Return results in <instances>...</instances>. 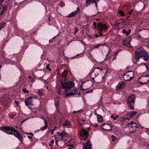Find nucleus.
I'll return each instance as SVG.
<instances>
[{"instance_id": "bb28decb", "label": "nucleus", "mask_w": 149, "mask_h": 149, "mask_svg": "<svg viewBox=\"0 0 149 149\" xmlns=\"http://www.w3.org/2000/svg\"><path fill=\"white\" fill-rule=\"evenodd\" d=\"M32 103H25V104L28 107L29 109H32Z\"/></svg>"}, {"instance_id": "6e6552de", "label": "nucleus", "mask_w": 149, "mask_h": 149, "mask_svg": "<svg viewBox=\"0 0 149 149\" xmlns=\"http://www.w3.org/2000/svg\"><path fill=\"white\" fill-rule=\"evenodd\" d=\"M57 91L59 95H63L65 94H65L67 93H65L68 92L66 89H65L63 87H61L59 88H58L57 90Z\"/></svg>"}, {"instance_id": "de8ad7c7", "label": "nucleus", "mask_w": 149, "mask_h": 149, "mask_svg": "<svg viewBox=\"0 0 149 149\" xmlns=\"http://www.w3.org/2000/svg\"><path fill=\"white\" fill-rule=\"evenodd\" d=\"M122 32L123 33H126V30L125 29H124L122 30Z\"/></svg>"}, {"instance_id": "603ef678", "label": "nucleus", "mask_w": 149, "mask_h": 149, "mask_svg": "<svg viewBox=\"0 0 149 149\" xmlns=\"http://www.w3.org/2000/svg\"><path fill=\"white\" fill-rule=\"evenodd\" d=\"M58 36V34L56 36H54L52 38L53 40H54L55 38H56Z\"/></svg>"}, {"instance_id": "aec40b11", "label": "nucleus", "mask_w": 149, "mask_h": 149, "mask_svg": "<svg viewBox=\"0 0 149 149\" xmlns=\"http://www.w3.org/2000/svg\"><path fill=\"white\" fill-rule=\"evenodd\" d=\"M137 113V112L135 111H131L128 113V115L131 118H132Z\"/></svg>"}, {"instance_id": "9d476101", "label": "nucleus", "mask_w": 149, "mask_h": 149, "mask_svg": "<svg viewBox=\"0 0 149 149\" xmlns=\"http://www.w3.org/2000/svg\"><path fill=\"white\" fill-rule=\"evenodd\" d=\"M78 91H79L78 89H75L71 92L66 94L65 96L68 97L70 96H72L77 94H78Z\"/></svg>"}, {"instance_id": "9b49d317", "label": "nucleus", "mask_w": 149, "mask_h": 149, "mask_svg": "<svg viewBox=\"0 0 149 149\" xmlns=\"http://www.w3.org/2000/svg\"><path fill=\"white\" fill-rule=\"evenodd\" d=\"M102 128L104 130L108 131L111 130L112 129V127L110 125L105 123L102 124Z\"/></svg>"}, {"instance_id": "7c9ffc66", "label": "nucleus", "mask_w": 149, "mask_h": 149, "mask_svg": "<svg viewBox=\"0 0 149 149\" xmlns=\"http://www.w3.org/2000/svg\"><path fill=\"white\" fill-rule=\"evenodd\" d=\"M22 91L25 93H28L29 91L27 90L26 88H23L22 90Z\"/></svg>"}, {"instance_id": "c85d7f7f", "label": "nucleus", "mask_w": 149, "mask_h": 149, "mask_svg": "<svg viewBox=\"0 0 149 149\" xmlns=\"http://www.w3.org/2000/svg\"><path fill=\"white\" fill-rule=\"evenodd\" d=\"M118 13L121 16H124L125 15L124 12L122 10H119L118 11Z\"/></svg>"}, {"instance_id": "6e6d98bb", "label": "nucleus", "mask_w": 149, "mask_h": 149, "mask_svg": "<svg viewBox=\"0 0 149 149\" xmlns=\"http://www.w3.org/2000/svg\"><path fill=\"white\" fill-rule=\"evenodd\" d=\"M4 1V0H0V4H1Z\"/></svg>"}, {"instance_id": "58836bf2", "label": "nucleus", "mask_w": 149, "mask_h": 149, "mask_svg": "<svg viewBox=\"0 0 149 149\" xmlns=\"http://www.w3.org/2000/svg\"><path fill=\"white\" fill-rule=\"evenodd\" d=\"M57 128V127H54V128L52 129V131H51V134H52V135H53L54 134V131Z\"/></svg>"}, {"instance_id": "4be33fe9", "label": "nucleus", "mask_w": 149, "mask_h": 149, "mask_svg": "<svg viewBox=\"0 0 149 149\" xmlns=\"http://www.w3.org/2000/svg\"><path fill=\"white\" fill-rule=\"evenodd\" d=\"M97 120L98 122H101L103 120V117L100 115H98L97 116Z\"/></svg>"}, {"instance_id": "72a5a7b5", "label": "nucleus", "mask_w": 149, "mask_h": 149, "mask_svg": "<svg viewBox=\"0 0 149 149\" xmlns=\"http://www.w3.org/2000/svg\"><path fill=\"white\" fill-rule=\"evenodd\" d=\"M131 29H129L127 32H126V36H128L131 32Z\"/></svg>"}, {"instance_id": "dca6fc26", "label": "nucleus", "mask_w": 149, "mask_h": 149, "mask_svg": "<svg viewBox=\"0 0 149 149\" xmlns=\"http://www.w3.org/2000/svg\"><path fill=\"white\" fill-rule=\"evenodd\" d=\"M64 130L65 129H64V130L63 132L57 135L58 136H60L61 137H58L59 138H62L63 139V138H65L67 137L68 134Z\"/></svg>"}, {"instance_id": "8fccbe9b", "label": "nucleus", "mask_w": 149, "mask_h": 149, "mask_svg": "<svg viewBox=\"0 0 149 149\" xmlns=\"http://www.w3.org/2000/svg\"><path fill=\"white\" fill-rule=\"evenodd\" d=\"M59 103H56L55 105V106L56 107V109H58V106H59V104H58Z\"/></svg>"}, {"instance_id": "4d7b16f0", "label": "nucleus", "mask_w": 149, "mask_h": 149, "mask_svg": "<svg viewBox=\"0 0 149 149\" xmlns=\"http://www.w3.org/2000/svg\"><path fill=\"white\" fill-rule=\"evenodd\" d=\"M116 58V56H114V57L113 58V60H115Z\"/></svg>"}, {"instance_id": "e433bc0d", "label": "nucleus", "mask_w": 149, "mask_h": 149, "mask_svg": "<svg viewBox=\"0 0 149 149\" xmlns=\"http://www.w3.org/2000/svg\"><path fill=\"white\" fill-rule=\"evenodd\" d=\"M24 134H26L27 135H30L31 136H34V134H33L32 133V132H30V133H26V132H24Z\"/></svg>"}, {"instance_id": "338daca9", "label": "nucleus", "mask_w": 149, "mask_h": 149, "mask_svg": "<svg viewBox=\"0 0 149 149\" xmlns=\"http://www.w3.org/2000/svg\"><path fill=\"white\" fill-rule=\"evenodd\" d=\"M131 11H130L129 12V14L130 15L131 14Z\"/></svg>"}, {"instance_id": "423d86ee", "label": "nucleus", "mask_w": 149, "mask_h": 149, "mask_svg": "<svg viewBox=\"0 0 149 149\" xmlns=\"http://www.w3.org/2000/svg\"><path fill=\"white\" fill-rule=\"evenodd\" d=\"M97 27L98 30L100 32H102L103 30H107L108 29V27L105 24L100 22L98 23Z\"/></svg>"}, {"instance_id": "774afa93", "label": "nucleus", "mask_w": 149, "mask_h": 149, "mask_svg": "<svg viewBox=\"0 0 149 149\" xmlns=\"http://www.w3.org/2000/svg\"><path fill=\"white\" fill-rule=\"evenodd\" d=\"M43 53L42 54L41 56V58H42L43 56Z\"/></svg>"}, {"instance_id": "cd10ccee", "label": "nucleus", "mask_w": 149, "mask_h": 149, "mask_svg": "<svg viewBox=\"0 0 149 149\" xmlns=\"http://www.w3.org/2000/svg\"><path fill=\"white\" fill-rule=\"evenodd\" d=\"M55 140L56 141V143L57 145V144L58 141H61L62 140V138H59L58 137H55Z\"/></svg>"}, {"instance_id": "c756f323", "label": "nucleus", "mask_w": 149, "mask_h": 149, "mask_svg": "<svg viewBox=\"0 0 149 149\" xmlns=\"http://www.w3.org/2000/svg\"><path fill=\"white\" fill-rule=\"evenodd\" d=\"M36 93L38 94L40 96L42 95L43 94V93L39 90H38Z\"/></svg>"}, {"instance_id": "a19ab883", "label": "nucleus", "mask_w": 149, "mask_h": 149, "mask_svg": "<svg viewBox=\"0 0 149 149\" xmlns=\"http://www.w3.org/2000/svg\"><path fill=\"white\" fill-rule=\"evenodd\" d=\"M8 6H4L3 7V10L4 11H5L7 9V8H8Z\"/></svg>"}, {"instance_id": "39448f33", "label": "nucleus", "mask_w": 149, "mask_h": 149, "mask_svg": "<svg viewBox=\"0 0 149 149\" xmlns=\"http://www.w3.org/2000/svg\"><path fill=\"white\" fill-rule=\"evenodd\" d=\"M134 75L133 71H130L124 74L123 76L124 79L125 81H129L133 78Z\"/></svg>"}, {"instance_id": "5701e85b", "label": "nucleus", "mask_w": 149, "mask_h": 149, "mask_svg": "<svg viewBox=\"0 0 149 149\" xmlns=\"http://www.w3.org/2000/svg\"><path fill=\"white\" fill-rule=\"evenodd\" d=\"M134 103H127L128 107L131 109H134Z\"/></svg>"}, {"instance_id": "a211bd4d", "label": "nucleus", "mask_w": 149, "mask_h": 149, "mask_svg": "<svg viewBox=\"0 0 149 149\" xmlns=\"http://www.w3.org/2000/svg\"><path fill=\"white\" fill-rule=\"evenodd\" d=\"M36 99V98H34V97H30L26 98L25 100V102H33V100Z\"/></svg>"}, {"instance_id": "79ce46f5", "label": "nucleus", "mask_w": 149, "mask_h": 149, "mask_svg": "<svg viewBox=\"0 0 149 149\" xmlns=\"http://www.w3.org/2000/svg\"><path fill=\"white\" fill-rule=\"evenodd\" d=\"M144 65L146 68V70H148L149 68V65H148L146 63H145Z\"/></svg>"}, {"instance_id": "c03bdc74", "label": "nucleus", "mask_w": 149, "mask_h": 149, "mask_svg": "<svg viewBox=\"0 0 149 149\" xmlns=\"http://www.w3.org/2000/svg\"><path fill=\"white\" fill-rule=\"evenodd\" d=\"M84 52V51H83V52L82 53L77 54L75 56H80V57L82 56V53H83Z\"/></svg>"}, {"instance_id": "f257e3e1", "label": "nucleus", "mask_w": 149, "mask_h": 149, "mask_svg": "<svg viewBox=\"0 0 149 149\" xmlns=\"http://www.w3.org/2000/svg\"><path fill=\"white\" fill-rule=\"evenodd\" d=\"M0 129L9 134L14 135L16 137L22 142L23 136L16 130L12 127H0Z\"/></svg>"}, {"instance_id": "20e7f679", "label": "nucleus", "mask_w": 149, "mask_h": 149, "mask_svg": "<svg viewBox=\"0 0 149 149\" xmlns=\"http://www.w3.org/2000/svg\"><path fill=\"white\" fill-rule=\"evenodd\" d=\"M61 85L62 87L67 91L68 89H69L74 86L73 83L71 81H62L61 82Z\"/></svg>"}, {"instance_id": "4468645a", "label": "nucleus", "mask_w": 149, "mask_h": 149, "mask_svg": "<svg viewBox=\"0 0 149 149\" xmlns=\"http://www.w3.org/2000/svg\"><path fill=\"white\" fill-rule=\"evenodd\" d=\"M83 149H92V145L89 141L84 144Z\"/></svg>"}, {"instance_id": "ddd939ff", "label": "nucleus", "mask_w": 149, "mask_h": 149, "mask_svg": "<svg viewBox=\"0 0 149 149\" xmlns=\"http://www.w3.org/2000/svg\"><path fill=\"white\" fill-rule=\"evenodd\" d=\"M125 85V83L123 81L119 82L116 88L118 90H120L123 88Z\"/></svg>"}, {"instance_id": "052dcab7", "label": "nucleus", "mask_w": 149, "mask_h": 149, "mask_svg": "<svg viewBox=\"0 0 149 149\" xmlns=\"http://www.w3.org/2000/svg\"><path fill=\"white\" fill-rule=\"evenodd\" d=\"M69 146H70V148H73L74 146L72 144H71V145H70Z\"/></svg>"}, {"instance_id": "3c124183", "label": "nucleus", "mask_w": 149, "mask_h": 149, "mask_svg": "<svg viewBox=\"0 0 149 149\" xmlns=\"http://www.w3.org/2000/svg\"><path fill=\"white\" fill-rule=\"evenodd\" d=\"M96 22H93V25L94 26H95V29L96 28Z\"/></svg>"}, {"instance_id": "680f3d73", "label": "nucleus", "mask_w": 149, "mask_h": 149, "mask_svg": "<svg viewBox=\"0 0 149 149\" xmlns=\"http://www.w3.org/2000/svg\"><path fill=\"white\" fill-rule=\"evenodd\" d=\"M81 121H82L83 122H85V120L84 119H81Z\"/></svg>"}, {"instance_id": "864d4df0", "label": "nucleus", "mask_w": 149, "mask_h": 149, "mask_svg": "<svg viewBox=\"0 0 149 149\" xmlns=\"http://www.w3.org/2000/svg\"><path fill=\"white\" fill-rule=\"evenodd\" d=\"M50 143L52 144H53L54 143V141L53 139H52L51 141L50 142Z\"/></svg>"}, {"instance_id": "a878e982", "label": "nucleus", "mask_w": 149, "mask_h": 149, "mask_svg": "<svg viewBox=\"0 0 149 149\" xmlns=\"http://www.w3.org/2000/svg\"><path fill=\"white\" fill-rule=\"evenodd\" d=\"M115 115H112L111 116V118H112L113 120H115L117 119V118L119 117V116L118 115L116 116L115 117L114 116Z\"/></svg>"}, {"instance_id": "473e14b6", "label": "nucleus", "mask_w": 149, "mask_h": 149, "mask_svg": "<svg viewBox=\"0 0 149 149\" xmlns=\"http://www.w3.org/2000/svg\"><path fill=\"white\" fill-rule=\"evenodd\" d=\"M49 64H47L46 67V68L47 69L49 70V71H51L52 70L51 69L49 68Z\"/></svg>"}, {"instance_id": "69168bd1", "label": "nucleus", "mask_w": 149, "mask_h": 149, "mask_svg": "<svg viewBox=\"0 0 149 149\" xmlns=\"http://www.w3.org/2000/svg\"><path fill=\"white\" fill-rule=\"evenodd\" d=\"M28 78L29 79H31V78H32V77L31 76H29L28 77Z\"/></svg>"}, {"instance_id": "f3484780", "label": "nucleus", "mask_w": 149, "mask_h": 149, "mask_svg": "<svg viewBox=\"0 0 149 149\" xmlns=\"http://www.w3.org/2000/svg\"><path fill=\"white\" fill-rule=\"evenodd\" d=\"M144 54L143 56L142 57L145 61H147L149 60V54L147 52L146 53H145Z\"/></svg>"}, {"instance_id": "4c0bfd02", "label": "nucleus", "mask_w": 149, "mask_h": 149, "mask_svg": "<svg viewBox=\"0 0 149 149\" xmlns=\"http://www.w3.org/2000/svg\"><path fill=\"white\" fill-rule=\"evenodd\" d=\"M111 137L112 138V141L113 142L115 141L117 139L116 138L114 137L113 136H112Z\"/></svg>"}, {"instance_id": "e2e57ef3", "label": "nucleus", "mask_w": 149, "mask_h": 149, "mask_svg": "<svg viewBox=\"0 0 149 149\" xmlns=\"http://www.w3.org/2000/svg\"><path fill=\"white\" fill-rule=\"evenodd\" d=\"M4 11L3 10V11L2 12H1L0 13V14L1 15H2L3 13V12H4Z\"/></svg>"}, {"instance_id": "6ab92c4d", "label": "nucleus", "mask_w": 149, "mask_h": 149, "mask_svg": "<svg viewBox=\"0 0 149 149\" xmlns=\"http://www.w3.org/2000/svg\"><path fill=\"white\" fill-rule=\"evenodd\" d=\"M42 119L44 120V121L45 124V126L43 127H41L40 129L41 130L44 131L46 130L47 128V125L45 119L43 118H42Z\"/></svg>"}, {"instance_id": "412c9836", "label": "nucleus", "mask_w": 149, "mask_h": 149, "mask_svg": "<svg viewBox=\"0 0 149 149\" xmlns=\"http://www.w3.org/2000/svg\"><path fill=\"white\" fill-rule=\"evenodd\" d=\"M70 125L71 123L70 122L67 120H65V122L63 124V127L68 126Z\"/></svg>"}, {"instance_id": "b1692460", "label": "nucleus", "mask_w": 149, "mask_h": 149, "mask_svg": "<svg viewBox=\"0 0 149 149\" xmlns=\"http://www.w3.org/2000/svg\"><path fill=\"white\" fill-rule=\"evenodd\" d=\"M67 75V71L65 70H64L62 72V77L65 78L66 77Z\"/></svg>"}, {"instance_id": "393cba45", "label": "nucleus", "mask_w": 149, "mask_h": 149, "mask_svg": "<svg viewBox=\"0 0 149 149\" xmlns=\"http://www.w3.org/2000/svg\"><path fill=\"white\" fill-rule=\"evenodd\" d=\"M5 23L4 22L0 23V30L2 29L5 26Z\"/></svg>"}, {"instance_id": "2eb2a0df", "label": "nucleus", "mask_w": 149, "mask_h": 149, "mask_svg": "<svg viewBox=\"0 0 149 149\" xmlns=\"http://www.w3.org/2000/svg\"><path fill=\"white\" fill-rule=\"evenodd\" d=\"M100 0H85L86 3V6L87 7L88 5L95 3L96 7H97V3L96 1L98 2Z\"/></svg>"}, {"instance_id": "f03ea898", "label": "nucleus", "mask_w": 149, "mask_h": 149, "mask_svg": "<svg viewBox=\"0 0 149 149\" xmlns=\"http://www.w3.org/2000/svg\"><path fill=\"white\" fill-rule=\"evenodd\" d=\"M145 53L146 52L142 47H141L136 49L135 51V56L136 59L138 60L140 57H142Z\"/></svg>"}, {"instance_id": "f8f14e48", "label": "nucleus", "mask_w": 149, "mask_h": 149, "mask_svg": "<svg viewBox=\"0 0 149 149\" xmlns=\"http://www.w3.org/2000/svg\"><path fill=\"white\" fill-rule=\"evenodd\" d=\"M136 98L135 95H132L129 96L127 98V102H134Z\"/></svg>"}, {"instance_id": "ea45409f", "label": "nucleus", "mask_w": 149, "mask_h": 149, "mask_svg": "<svg viewBox=\"0 0 149 149\" xmlns=\"http://www.w3.org/2000/svg\"><path fill=\"white\" fill-rule=\"evenodd\" d=\"M78 31H79V30H78V29L77 28H75V30H74V34H76V33L78 32Z\"/></svg>"}, {"instance_id": "2f4dec72", "label": "nucleus", "mask_w": 149, "mask_h": 149, "mask_svg": "<svg viewBox=\"0 0 149 149\" xmlns=\"http://www.w3.org/2000/svg\"><path fill=\"white\" fill-rule=\"evenodd\" d=\"M96 69H98V70H100V72H101L102 71V69L101 68H99V67L96 68H95L93 70L92 72L91 73V74H93V73L94 71H95V70Z\"/></svg>"}, {"instance_id": "13d9d810", "label": "nucleus", "mask_w": 149, "mask_h": 149, "mask_svg": "<svg viewBox=\"0 0 149 149\" xmlns=\"http://www.w3.org/2000/svg\"><path fill=\"white\" fill-rule=\"evenodd\" d=\"M54 40L52 38L51 39H50L49 40V43H50L51 42H52Z\"/></svg>"}, {"instance_id": "0e129e2a", "label": "nucleus", "mask_w": 149, "mask_h": 149, "mask_svg": "<svg viewBox=\"0 0 149 149\" xmlns=\"http://www.w3.org/2000/svg\"><path fill=\"white\" fill-rule=\"evenodd\" d=\"M95 37L96 38H97L98 37V35L97 34H96L95 35Z\"/></svg>"}, {"instance_id": "37998d69", "label": "nucleus", "mask_w": 149, "mask_h": 149, "mask_svg": "<svg viewBox=\"0 0 149 149\" xmlns=\"http://www.w3.org/2000/svg\"><path fill=\"white\" fill-rule=\"evenodd\" d=\"M83 84H81V89H82V90L84 91V90H87L88 89V88H83Z\"/></svg>"}, {"instance_id": "a18cd8bd", "label": "nucleus", "mask_w": 149, "mask_h": 149, "mask_svg": "<svg viewBox=\"0 0 149 149\" xmlns=\"http://www.w3.org/2000/svg\"><path fill=\"white\" fill-rule=\"evenodd\" d=\"M16 114H15V115L14 114H12L10 116V117L11 118H14L15 117V116H16Z\"/></svg>"}, {"instance_id": "09e8293b", "label": "nucleus", "mask_w": 149, "mask_h": 149, "mask_svg": "<svg viewBox=\"0 0 149 149\" xmlns=\"http://www.w3.org/2000/svg\"><path fill=\"white\" fill-rule=\"evenodd\" d=\"M93 90H91L90 91H88L86 92V93H92L93 92Z\"/></svg>"}, {"instance_id": "0eeeda50", "label": "nucleus", "mask_w": 149, "mask_h": 149, "mask_svg": "<svg viewBox=\"0 0 149 149\" xmlns=\"http://www.w3.org/2000/svg\"><path fill=\"white\" fill-rule=\"evenodd\" d=\"M80 11V10L79 7H78L77 8L76 10L74 11V12H71V13L69 14L68 15L66 16V17L68 18H71L72 17H73L78 14V12H79Z\"/></svg>"}, {"instance_id": "f704fd0d", "label": "nucleus", "mask_w": 149, "mask_h": 149, "mask_svg": "<svg viewBox=\"0 0 149 149\" xmlns=\"http://www.w3.org/2000/svg\"><path fill=\"white\" fill-rule=\"evenodd\" d=\"M83 111V110L82 109H80V110H79L78 111H74L73 112V113H79L80 112H82Z\"/></svg>"}, {"instance_id": "1a4fd4ad", "label": "nucleus", "mask_w": 149, "mask_h": 149, "mask_svg": "<svg viewBox=\"0 0 149 149\" xmlns=\"http://www.w3.org/2000/svg\"><path fill=\"white\" fill-rule=\"evenodd\" d=\"M80 135L81 136H83L85 137V138H87L89 136V133L86 129H82L80 131Z\"/></svg>"}, {"instance_id": "c9c22d12", "label": "nucleus", "mask_w": 149, "mask_h": 149, "mask_svg": "<svg viewBox=\"0 0 149 149\" xmlns=\"http://www.w3.org/2000/svg\"><path fill=\"white\" fill-rule=\"evenodd\" d=\"M102 45H100V44H98V45H97L96 46L94 47L92 50H92L93 49H96V48H98V47L100 46H101Z\"/></svg>"}, {"instance_id": "bf43d9fd", "label": "nucleus", "mask_w": 149, "mask_h": 149, "mask_svg": "<svg viewBox=\"0 0 149 149\" xmlns=\"http://www.w3.org/2000/svg\"><path fill=\"white\" fill-rule=\"evenodd\" d=\"M28 138L29 139H32V137L31 136H27Z\"/></svg>"}, {"instance_id": "49530a36", "label": "nucleus", "mask_w": 149, "mask_h": 149, "mask_svg": "<svg viewBox=\"0 0 149 149\" xmlns=\"http://www.w3.org/2000/svg\"><path fill=\"white\" fill-rule=\"evenodd\" d=\"M97 14H95V15H92L90 17H92L95 15H96ZM85 16L86 17H88V18H90V16H88L87 15H85Z\"/></svg>"}, {"instance_id": "5fc2aeb1", "label": "nucleus", "mask_w": 149, "mask_h": 149, "mask_svg": "<svg viewBox=\"0 0 149 149\" xmlns=\"http://www.w3.org/2000/svg\"><path fill=\"white\" fill-rule=\"evenodd\" d=\"M99 35L100 36H103V33H99Z\"/></svg>"}, {"instance_id": "7ed1b4c3", "label": "nucleus", "mask_w": 149, "mask_h": 149, "mask_svg": "<svg viewBox=\"0 0 149 149\" xmlns=\"http://www.w3.org/2000/svg\"><path fill=\"white\" fill-rule=\"evenodd\" d=\"M127 126L129 128L130 134H134L138 130V127L134 121H132L128 124Z\"/></svg>"}]
</instances>
